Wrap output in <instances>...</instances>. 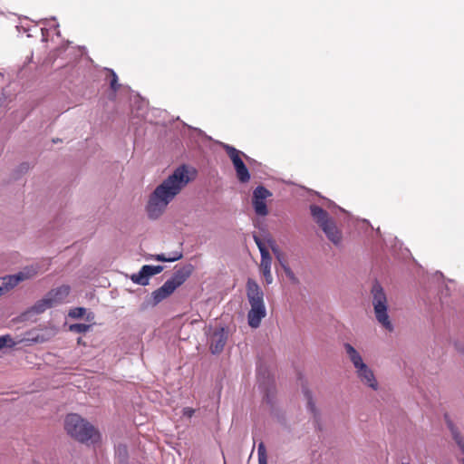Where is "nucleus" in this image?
I'll return each instance as SVG.
<instances>
[{
  "label": "nucleus",
  "instance_id": "6e6552de",
  "mask_svg": "<svg viewBox=\"0 0 464 464\" xmlns=\"http://www.w3.org/2000/svg\"><path fill=\"white\" fill-rule=\"evenodd\" d=\"M36 274V269L31 266L24 268L22 271L15 275L6 276L0 278V295L14 288L20 282L29 279Z\"/></svg>",
  "mask_w": 464,
  "mask_h": 464
},
{
  "label": "nucleus",
  "instance_id": "f257e3e1",
  "mask_svg": "<svg viewBox=\"0 0 464 464\" xmlns=\"http://www.w3.org/2000/svg\"><path fill=\"white\" fill-rule=\"evenodd\" d=\"M195 171L186 165L177 168L171 175L158 185L150 195L146 211L150 219L159 218L168 205L194 179Z\"/></svg>",
  "mask_w": 464,
  "mask_h": 464
},
{
  "label": "nucleus",
  "instance_id": "f03ea898",
  "mask_svg": "<svg viewBox=\"0 0 464 464\" xmlns=\"http://www.w3.org/2000/svg\"><path fill=\"white\" fill-rule=\"evenodd\" d=\"M64 429L72 438L82 443L94 444L101 439L95 427L76 413L65 417Z\"/></svg>",
  "mask_w": 464,
  "mask_h": 464
},
{
  "label": "nucleus",
  "instance_id": "f3484780",
  "mask_svg": "<svg viewBox=\"0 0 464 464\" xmlns=\"http://www.w3.org/2000/svg\"><path fill=\"white\" fill-rule=\"evenodd\" d=\"M108 72L110 77V87L114 92H116L121 87V84L118 82V76L111 69H109Z\"/></svg>",
  "mask_w": 464,
  "mask_h": 464
},
{
  "label": "nucleus",
  "instance_id": "bb28decb",
  "mask_svg": "<svg viewBox=\"0 0 464 464\" xmlns=\"http://www.w3.org/2000/svg\"><path fill=\"white\" fill-rule=\"evenodd\" d=\"M254 240H255L261 255H262L263 250L268 251L267 248L266 247L265 244L263 243V241L257 236H254Z\"/></svg>",
  "mask_w": 464,
  "mask_h": 464
},
{
  "label": "nucleus",
  "instance_id": "a211bd4d",
  "mask_svg": "<svg viewBox=\"0 0 464 464\" xmlns=\"http://www.w3.org/2000/svg\"><path fill=\"white\" fill-rule=\"evenodd\" d=\"M258 464H267L266 450L263 442L257 448Z\"/></svg>",
  "mask_w": 464,
  "mask_h": 464
},
{
  "label": "nucleus",
  "instance_id": "4468645a",
  "mask_svg": "<svg viewBox=\"0 0 464 464\" xmlns=\"http://www.w3.org/2000/svg\"><path fill=\"white\" fill-rule=\"evenodd\" d=\"M344 348H345L346 353H347L350 361L353 362L354 368L361 366L362 363H364L362 356L354 349V347L353 345H351L350 343H345Z\"/></svg>",
  "mask_w": 464,
  "mask_h": 464
},
{
  "label": "nucleus",
  "instance_id": "412c9836",
  "mask_svg": "<svg viewBox=\"0 0 464 464\" xmlns=\"http://www.w3.org/2000/svg\"><path fill=\"white\" fill-rule=\"evenodd\" d=\"M452 436L456 443L459 445L460 450H464V439L461 436V434L457 430L456 428H454L452 425L450 426Z\"/></svg>",
  "mask_w": 464,
  "mask_h": 464
},
{
  "label": "nucleus",
  "instance_id": "9d476101",
  "mask_svg": "<svg viewBox=\"0 0 464 464\" xmlns=\"http://www.w3.org/2000/svg\"><path fill=\"white\" fill-rule=\"evenodd\" d=\"M271 192L263 186H258L253 192V207L258 216H266L268 213L266 199L270 197Z\"/></svg>",
  "mask_w": 464,
  "mask_h": 464
},
{
  "label": "nucleus",
  "instance_id": "2eb2a0df",
  "mask_svg": "<svg viewBox=\"0 0 464 464\" xmlns=\"http://www.w3.org/2000/svg\"><path fill=\"white\" fill-rule=\"evenodd\" d=\"M182 257V254L180 252H174L170 255L160 254L156 256V260L161 262H174L179 260Z\"/></svg>",
  "mask_w": 464,
  "mask_h": 464
},
{
  "label": "nucleus",
  "instance_id": "20e7f679",
  "mask_svg": "<svg viewBox=\"0 0 464 464\" xmlns=\"http://www.w3.org/2000/svg\"><path fill=\"white\" fill-rule=\"evenodd\" d=\"M310 210L314 219L324 232L327 238L334 246H339L343 241V234L335 222L329 217L327 211L316 205H312Z\"/></svg>",
  "mask_w": 464,
  "mask_h": 464
},
{
  "label": "nucleus",
  "instance_id": "0eeeda50",
  "mask_svg": "<svg viewBox=\"0 0 464 464\" xmlns=\"http://www.w3.org/2000/svg\"><path fill=\"white\" fill-rule=\"evenodd\" d=\"M69 285H61L50 290L44 297L38 300L30 309L34 314H42L49 308L54 307L65 302L70 294Z\"/></svg>",
  "mask_w": 464,
  "mask_h": 464
},
{
  "label": "nucleus",
  "instance_id": "393cba45",
  "mask_svg": "<svg viewBox=\"0 0 464 464\" xmlns=\"http://www.w3.org/2000/svg\"><path fill=\"white\" fill-rule=\"evenodd\" d=\"M260 271H261L262 275L265 277L266 283L267 285H270L273 282V276H272V274H271V269H265V270H260Z\"/></svg>",
  "mask_w": 464,
  "mask_h": 464
},
{
  "label": "nucleus",
  "instance_id": "423d86ee",
  "mask_svg": "<svg viewBox=\"0 0 464 464\" xmlns=\"http://www.w3.org/2000/svg\"><path fill=\"white\" fill-rule=\"evenodd\" d=\"M190 271L185 269L176 271L170 279L167 280L160 288L152 292L151 304L155 306L172 295L174 291L187 280Z\"/></svg>",
  "mask_w": 464,
  "mask_h": 464
},
{
  "label": "nucleus",
  "instance_id": "5701e85b",
  "mask_svg": "<svg viewBox=\"0 0 464 464\" xmlns=\"http://www.w3.org/2000/svg\"><path fill=\"white\" fill-rule=\"evenodd\" d=\"M14 345V342L10 335L0 336V350L5 346L12 347Z\"/></svg>",
  "mask_w": 464,
  "mask_h": 464
},
{
  "label": "nucleus",
  "instance_id": "1a4fd4ad",
  "mask_svg": "<svg viewBox=\"0 0 464 464\" xmlns=\"http://www.w3.org/2000/svg\"><path fill=\"white\" fill-rule=\"evenodd\" d=\"M224 149L234 165L238 180L242 183L249 181V171L241 159L243 152L230 145H225Z\"/></svg>",
  "mask_w": 464,
  "mask_h": 464
},
{
  "label": "nucleus",
  "instance_id": "39448f33",
  "mask_svg": "<svg viewBox=\"0 0 464 464\" xmlns=\"http://www.w3.org/2000/svg\"><path fill=\"white\" fill-rule=\"evenodd\" d=\"M372 304L377 321L388 331L393 327L388 315L387 297L382 285L375 282L372 287Z\"/></svg>",
  "mask_w": 464,
  "mask_h": 464
},
{
  "label": "nucleus",
  "instance_id": "c85d7f7f",
  "mask_svg": "<svg viewBox=\"0 0 464 464\" xmlns=\"http://www.w3.org/2000/svg\"><path fill=\"white\" fill-rule=\"evenodd\" d=\"M402 464H409V463H402Z\"/></svg>",
  "mask_w": 464,
  "mask_h": 464
},
{
  "label": "nucleus",
  "instance_id": "b1692460",
  "mask_svg": "<svg viewBox=\"0 0 464 464\" xmlns=\"http://www.w3.org/2000/svg\"><path fill=\"white\" fill-rule=\"evenodd\" d=\"M86 309L83 307H76L69 312V316L72 318H81L85 314Z\"/></svg>",
  "mask_w": 464,
  "mask_h": 464
},
{
  "label": "nucleus",
  "instance_id": "6ab92c4d",
  "mask_svg": "<svg viewBox=\"0 0 464 464\" xmlns=\"http://www.w3.org/2000/svg\"><path fill=\"white\" fill-rule=\"evenodd\" d=\"M271 249H272L274 255L276 256V259L279 262L281 266H284L287 265V262H286V259L285 257V255L282 253V251L276 245H271Z\"/></svg>",
  "mask_w": 464,
  "mask_h": 464
},
{
  "label": "nucleus",
  "instance_id": "7ed1b4c3",
  "mask_svg": "<svg viewBox=\"0 0 464 464\" xmlns=\"http://www.w3.org/2000/svg\"><path fill=\"white\" fill-rule=\"evenodd\" d=\"M246 296L251 306L247 313V322L250 327H259L261 321L266 315L264 302V293L258 284L251 278L246 282Z\"/></svg>",
  "mask_w": 464,
  "mask_h": 464
},
{
  "label": "nucleus",
  "instance_id": "cd10ccee",
  "mask_svg": "<svg viewBox=\"0 0 464 464\" xmlns=\"http://www.w3.org/2000/svg\"><path fill=\"white\" fill-rule=\"evenodd\" d=\"M182 412H183L184 416H186L188 418H191L195 413V410L190 407H185L183 409Z\"/></svg>",
  "mask_w": 464,
  "mask_h": 464
},
{
  "label": "nucleus",
  "instance_id": "dca6fc26",
  "mask_svg": "<svg viewBox=\"0 0 464 464\" xmlns=\"http://www.w3.org/2000/svg\"><path fill=\"white\" fill-rule=\"evenodd\" d=\"M272 257L269 254V251H262L261 261H260V270L271 269Z\"/></svg>",
  "mask_w": 464,
  "mask_h": 464
},
{
  "label": "nucleus",
  "instance_id": "ddd939ff",
  "mask_svg": "<svg viewBox=\"0 0 464 464\" xmlns=\"http://www.w3.org/2000/svg\"><path fill=\"white\" fill-rule=\"evenodd\" d=\"M355 369L357 376L362 383L368 385L373 390H377L378 382L374 377V374L365 363H362L361 366L356 367Z\"/></svg>",
  "mask_w": 464,
  "mask_h": 464
},
{
  "label": "nucleus",
  "instance_id": "4be33fe9",
  "mask_svg": "<svg viewBox=\"0 0 464 464\" xmlns=\"http://www.w3.org/2000/svg\"><path fill=\"white\" fill-rule=\"evenodd\" d=\"M286 277L289 279V281L295 285H297L299 283L298 278L295 276L294 272L291 270V268L288 266V265H285L282 266Z\"/></svg>",
  "mask_w": 464,
  "mask_h": 464
},
{
  "label": "nucleus",
  "instance_id": "9b49d317",
  "mask_svg": "<svg viewBox=\"0 0 464 464\" xmlns=\"http://www.w3.org/2000/svg\"><path fill=\"white\" fill-rule=\"evenodd\" d=\"M228 338V333L224 327L216 329L209 339V350L213 354H218L223 350Z\"/></svg>",
  "mask_w": 464,
  "mask_h": 464
},
{
  "label": "nucleus",
  "instance_id": "a878e982",
  "mask_svg": "<svg viewBox=\"0 0 464 464\" xmlns=\"http://www.w3.org/2000/svg\"><path fill=\"white\" fill-rule=\"evenodd\" d=\"M304 396L307 399L308 408L310 409L311 411H314V402L312 401L311 392L309 391L305 390L304 391Z\"/></svg>",
  "mask_w": 464,
  "mask_h": 464
},
{
  "label": "nucleus",
  "instance_id": "aec40b11",
  "mask_svg": "<svg viewBox=\"0 0 464 464\" xmlns=\"http://www.w3.org/2000/svg\"><path fill=\"white\" fill-rule=\"evenodd\" d=\"M91 328L90 324H73L69 326V330L73 333L82 334L89 331Z\"/></svg>",
  "mask_w": 464,
  "mask_h": 464
},
{
  "label": "nucleus",
  "instance_id": "f8f14e48",
  "mask_svg": "<svg viewBox=\"0 0 464 464\" xmlns=\"http://www.w3.org/2000/svg\"><path fill=\"white\" fill-rule=\"evenodd\" d=\"M162 270L163 267L160 266L145 265L141 267L138 274L131 276V280L135 284L147 285L149 284V278L154 275L160 274Z\"/></svg>",
  "mask_w": 464,
  "mask_h": 464
}]
</instances>
